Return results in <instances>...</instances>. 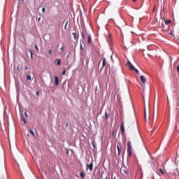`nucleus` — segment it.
<instances>
[{"label":"nucleus","mask_w":179,"mask_h":179,"mask_svg":"<svg viewBox=\"0 0 179 179\" xmlns=\"http://www.w3.org/2000/svg\"><path fill=\"white\" fill-rule=\"evenodd\" d=\"M22 121L24 122V124H26V123H27V121H26V120L24 119V117H22Z\"/></svg>","instance_id":"obj_22"},{"label":"nucleus","mask_w":179,"mask_h":179,"mask_svg":"<svg viewBox=\"0 0 179 179\" xmlns=\"http://www.w3.org/2000/svg\"><path fill=\"white\" fill-rule=\"evenodd\" d=\"M42 12H43V13H45V8H42Z\"/></svg>","instance_id":"obj_23"},{"label":"nucleus","mask_w":179,"mask_h":179,"mask_svg":"<svg viewBox=\"0 0 179 179\" xmlns=\"http://www.w3.org/2000/svg\"><path fill=\"white\" fill-rule=\"evenodd\" d=\"M36 94H37V95H38V93H36Z\"/></svg>","instance_id":"obj_44"},{"label":"nucleus","mask_w":179,"mask_h":179,"mask_svg":"<svg viewBox=\"0 0 179 179\" xmlns=\"http://www.w3.org/2000/svg\"><path fill=\"white\" fill-rule=\"evenodd\" d=\"M92 43V36L90 35H88V44H90Z\"/></svg>","instance_id":"obj_13"},{"label":"nucleus","mask_w":179,"mask_h":179,"mask_svg":"<svg viewBox=\"0 0 179 179\" xmlns=\"http://www.w3.org/2000/svg\"><path fill=\"white\" fill-rule=\"evenodd\" d=\"M165 24H170V23H171V20H164Z\"/></svg>","instance_id":"obj_12"},{"label":"nucleus","mask_w":179,"mask_h":179,"mask_svg":"<svg viewBox=\"0 0 179 179\" xmlns=\"http://www.w3.org/2000/svg\"><path fill=\"white\" fill-rule=\"evenodd\" d=\"M120 131H121L122 135H124V134H125V127H124V122H122L121 124Z\"/></svg>","instance_id":"obj_5"},{"label":"nucleus","mask_w":179,"mask_h":179,"mask_svg":"<svg viewBox=\"0 0 179 179\" xmlns=\"http://www.w3.org/2000/svg\"><path fill=\"white\" fill-rule=\"evenodd\" d=\"M80 50H83V48L82 47V45H80Z\"/></svg>","instance_id":"obj_37"},{"label":"nucleus","mask_w":179,"mask_h":179,"mask_svg":"<svg viewBox=\"0 0 179 179\" xmlns=\"http://www.w3.org/2000/svg\"><path fill=\"white\" fill-rule=\"evenodd\" d=\"M60 50H61V51H62V50H64V47H62V48H60Z\"/></svg>","instance_id":"obj_35"},{"label":"nucleus","mask_w":179,"mask_h":179,"mask_svg":"<svg viewBox=\"0 0 179 179\" xmlns=\"http://www.w3.org/2000/svg\"><path fill=\"white\" fill-rule=\"evenodd\" d=\"M170 59H171H171H173L171 58V57H170Z\"/></svg>","instance_id":"obj_42"},{"label":"nucleus","mask_w":179,"mask_h":179,"mask_svg":"<svg viewBox=\"0 0 179 179\" xmlns=\"http://www.w3.org/2000/svg\"><path fill=\"white\" fill-rule=\"evenodd\" d=\"M128 169L127 167H125V166H122L120 168V173L121 174H122V176H128Z\"/></svg>","instance_id":"obj_3"},{"label":"nucleus","mask_w":179,"mask_h":179,"mask_svg":"<svg viewBox=\"0 0 179 179\" xmlns=\"http://www.w3.org/2000/svg\"><path fill=\"white\" fill-rule=\"evenodd\" d=\"M88 169L90 170V171H93V162L90 164H87V170Z\"/></svg>","instance_id":"obj_7"},{"label":"nucleus","mask_w":179,"mask_h":179,"mask_svg":"<svg viewBox=\"0 0 179 179\" xmlns=\"http://www.w3.org/2000/svg\"><path fill=\"white\" fill-rule=\"evenodd\" d=\"M29 52L31 54V59H33V52L31 50H29Z\"/></svg>","instance_id":"obj_20"},{"label":"nucleus","mask_w":179,"mask_h":179,"mask_svg":"<svg viewBox=\"0 0 179 179\" xmlns=\"http://www.w3.org/2000/svg\"><path fill=\"white\" fill-rule=\"evenodd\" d=\"M155 9H156V6H155V7H154V9H153V10L155 11Z\"/></svg>","instance_id":"obj_38"},{"label":"nucleus","mask_w":179,"mask_h":179,"mask_svg":"<svg viewBox=\"0 0 179 179\" xmlns=\"http://www.w3.org/2000/svg\"><path fill=\"white\" fill-rule=\"evenodd\" d=\"M117 149L118 150V156H120V155H121V150H120V146L117 145Z\"/></svg>","instance_id":"obj_15"},{"label":"nucleus","mask_w":179,"mask_h":179,"mask_svg":"<svg viewBox=\"0 0 179 179\" xmlns=\"http://www.w3.org/2000/svg\"><path fill=\"white\" fill-rule=\"evenodd\" d=\"M68 153H69V151H67V152H66V154H67V155H68Z\"/></svg>","instance_id":"obj_40"},{"label":"nucleus","mask_w":179,"mask_h":179,"mask_svg":"<svg viewBox=\"0 0 179 179\" xmlns=\"http://www.w3.org/2000/svg\"><path fill=\"white\" fill-rule=\"evenodd\" d=\"M176 69H177V71H178V72H179V65H178V66H177Z\"/></svg>","instance_id":"obj_29"},{"label":"nucleus","mask_w":179,"mask_h":179,"mask_svg":"<svg viewBox=\"0 0 179 179\" xmlns=\"http://www.w3.org/2000/svg\"><path fill=\"white\" fill-rule=\"evenodd\" d=\"M92 145L93 148H96V143H95L94 140H93L92 141Z\"/></svg>","instance_id":"obj_17"},{"label":"nucleus","mask_w":179,"mask_h":179,"mask_svg":"<svg viewBox=\"0 0 179 179\" xmlns=\"http://www.w3.org/2000/svg\"><path fill=\"white\" fill-rule=\"evenodd\" d=\"M66 127L68 128V127H69V124L66 123Z\"/></svg>","instance_id":"obj_33"},{"label":"nucleus","mask_w":179,"mask_h":179,"mask_svg":"<svg viewBox=\"0 0 179 179\" xmlns=\"http://www.w3.org/2000/svg\"><path fill=\"white\" fill-rule=\"evenodd\" d=\"M127 66L129 69L130 71H134L136 73H139V71L136 69L132 64H131V62H127Z\"/></svg>","instance_id":"obj_2"},{"label":"nucleus","mask_w":179,"mask_h":179,"mask_svg":"<svg viewBox=\"0 0 179 179\" xmlns=\"http://www.w3.org/2000/svg\"><path fill=\"white\" fill-rule=\"evenodd\" d=\"M80 176L82 178H85V173L83 172H80Z\"/></svg>","instance_id":"obj_18"},{"label":"nucleus","mask_w":179,"mask_h":179,"mask_svg":"<svg viewBox=\"0 0 179 179\" xmlns=\"http://www.w3.org/2000/svg\"><path fill=\"white\" fill-rule=\"evenodd\" d=\"M131 149H132V145H131V141H129L127 143V153L129 157L132 156Z\"/></svg>","instance_id":"obj_4"},{"label":"nucleus","mask_w":179,"mask_h":179,"mask_svg":"<svg viewBox=\"0 0 179 179\" xmlns=\"http://www.w3.org/2000/svg\"><path fill=\"white\" fill-rule=\"evenodd\" d=\"M65 29H66V24L65 25Z\"/></svg>","instance_id":"obj_43"},{"label":"nucleus","mask_w":179,"mask_h":179,"mask_svg":"<svg viewBox=\"0 0 179 179\" xmlns=\"http://www.w3.org/2000/svg\"><path fill=\"white\" fill-rule=\"evenodd\" d=\"M65 73H66V70L63 71L62 75H65Z\"/></svg>","instance_id":"obj_25"},{"label":"nucleus","mask_w":179,"mask_h":179,"mask_svg":"<svg viewBox=\"0 0 179 179\" xmlns=\"http://www.w3.org/2000/svg\"><path fill=\"white\" fill-rule=\"evenodd\" d=\"M102 66L104 68L106 66V59H103Z\"/></svg>","instance_id":"obj_16"},{"label":"nucleus","mask_w":179,"mask_h":179,"mask_svg":"<svg viewBox=\"0 0 179 179\" xmlns=\"http://www.w3.org/2000/svg\"><path fill=\"white\" fill-rule=\"evenodd\" d=\"M49 54H50V55L52 54V50H49Z\"/></svg>","instance_id":"obj_28"},{"label":"nucleus","mask_w":179,"mask_h":179,"mask_svg":"<svg viewBox=\"0 0 179 179\" xmlns=\"http://www.w3.org/2000/svg\"><path fill=\"white\" fill-rule=\"evenodd\" d=\"M27 80H31V76L28 74L27 76Z\"/></svg>","instance_id":"obj_19"},{"label":"nucleus","mask_w":179,"mask_h":179,"mask_svg":"<svg viewBox=\"0 0 179 179\" xmlns=\"http://www.w3.org/2000/svg\"><path fill=\"white\" fill-rule=\"evenodd\" d=\"M35 48H36V51H38V46H37V45H35Z\"/></svg>","instance_id":"obj_26"},{"label":"nucleus","mask_w":179,"mask_h":179,"mask_svg":"<svg viewBox=\"0 0 179 179\" xmlns=\"http://www.w3.org/2000/svg\"><path fill=\"white\" fill-rule=\"evenodd\" d=\"M73 36L74 37V40H78L79 39V36L76 35V31L73 32Z\"/></svg>","instance_id":"obj_9"},{"label":"nucleus","mask_w":179,"mask_h":179,"mask_svg":"<svg viewBox=\"0 0 179 179\" xmlns=\"http://www.w3.org/2000/svg\"><path fill=\"white\" fill-rule=\"evenodd\" d=\"M109 117H110V114H108V113H107V111H106V112H105V118H106V121H107V120H108Z\"/></svg>","instance_id":"obj_10"},{"label":"nucleus","mask_w":179,"mask_h":179,"mask_svg":"<svg viewBox=\"0 0 179 179\" xmlns=\"http://www.w3.org/2000/svg\"><path fill=\"white\" fill-rule=\"evenodd\" d=\"M25 71H27V69H29V68L27 67V66H25Z\"/></svg>","instance_id":"obj_31"},{"label":"nucleus","mask_w":179,"mask_h":179,"mask_svg":"<svg viewBox=\"0 0 179 179\" xmlns=\"http://www.w3.org/2000/svg\"><path fill=\"white\" fill-rule=\"evenodd\" d=\"M163 12H164V7L163 8Z\"/></svg>","instance_id":"obj_41"},{"label":"nucleus","mask_w":179,"mask_h":179,"mask_svg":"<svg viewBox=\"0 0 179 179\" xmlns=\"http://www.w3.org/2000/svg\"><path fill=\"white\" fill-rule=\"evenodd\" d=\"M115 133V130L113 131V136H114V134Z\"/></svg>","instance_id":"obj_32"},{"label":"nucleus","mask_w":179,"mask_h":179,"mask_svg":"<svg viewBox=\"0 0 179 179\" xmlns=\"http://www.w3.org/2000/svg\"><path fill=\"white\" fill-rule=\"evenodd\" d=\"M133 2H136V0H133Z\"/></svg>","instance_id":"obj_39"},{"label":"nucleus","mask_w":179,"mask_h":179,"mask_svg":"<svg viewBox=\"0 0 179 179\" xmlns=\"http://www.w3.org/2000/svg\"><path fill=\"white\" fill-rule=\"evenodd\" d=\"M24 114H25V116L27 117V113H24Z\"/></svg>","instance_id":"obj_36"},{"label":"nucleus","mask_w":179,"mask_h":179,"mask_svg":"<svg viewBox=\"0 0 179 179\" xmlns=\"http://www.w3.org/2000/svg\"><path fill=\"white\" fill-rule=\"evenodd\" d=\"M56 64L57 66L61 65V59H56Z\"/></svg>","instance_id":"obj_11"},{"label":"nucleus","mask_w":179,"mask_h":179,"mask_svg":"<svg viewBox=\"0 0 179 179\" xmlns=\"http://www.w3.org/2000/svg\"><path fill=\"white\" fill-rule=\"evenodd\" d=\"M159 27H161V29H162V30L164 31H166V33H168V34H169V36H173L174 35L173 34V30L168 29V30L164 29V24L162 23L161 24H159Z\"/></svg>","instance_id":"obj_1"},{"label":"nucleus","mask_w":179,"mask_h":179,"mask_svg":"<svg viewBox=\"0 0 179 179\" xmlns=\"http://www.w3.org/2000/svg\"><path fill=\"white\" fill-rule=\"evenodd\" d=\"M82 37L83 39H85V32H83V31L82 32Z\"/></svg>","instance_id":"obj_24"},{"label":"nucleus","mask_w":179,"mask_h":179,"mask_svg":"<svg viewBox=\"0 0 179 179\" xmlns=\"http://www.w3.org/2000/svg\"><path fill=\"white\" fill-rule=\"evenodd\" d=\"M40 20H41V17H39V18L38 19V22H40Z\"/></svg>","instance_id":"obj_34"},{"label":"nucleus","mask_w":179,"mask_h":179,"mask_svg":"<svg viewBox=\"0 0 179 179\" xmlns=\"http://www.w3.org/2000/svg\"><path fill=\"white\" fill-rule=\"evenodd\" d=\"M152 179H155V178H153Z\"/></svg>","instance_id":"obj_45"},{"label":"nucleus","mask_w":179,"mask_h":179,"mask_svg":"<svg viewBox=\"0 0 179 179\" xmlns=\"http://www.w3.org/2000/svg\"><path fill=\"white\" fill-rule=\"evenodd\" d=\"M29 132H30L31 135H32V136H34V137L36 136V134H34V131H33L32 129H30Z\"/></svg>","instance_id":"obj_14"},{"label":"nucleus","mask_w":179,"mask_h":179,"mask_svg":"<svg viewBox=\"0 0 179 179\" xmlns=\"http://www.w3.org/2000/svg\"><path fill=\"white\" fill-rule=\"evenodd\" d=\"M145 117H146V107H145Z\"/></svg>","instance_id":"obj_30"},{"label":"nucleus","mask_w":179,"mask_h":179,"mask_svg":"<svg viewBox=\"0 0 179 179\" xmlns=\"http://www.w3.org/2000/svg\"><path fill=\"white\" fill-rule=\"evenodd\" d=\"M159 170L162 173V174H164V171H163L162 169H159Z\"/></svg>","instance_id":"obj_21"},{"label":"nucleus","mask_w":179,"mask_h":179,"mask_svg":"<svg viewBox=\"0 0 179 179\" xmlns=\"http://www.w3.org/2000/svg\"><path fill=\"white\" fill-rule=\"evenodd\" d=\"M111 178H112V179H115V176L114 177V175H113V174H112V176H111Z\"/></svg>","instance_id":"obj_27"},{"label":"nucleus","mask_w":179,"mask_h":179,"mask_svg":"<svg viewBox=\"0 0 179 179\" xmlns=\"http://www.w3.org/2000/svg\"><path fill=\"white\" fill-rule=\"evenodd\" d=\"M55 86H58V85H59V78L57 76H55Z\"/></svg>","instance_id":"obj_6"},{"label":"nucleus","mask_w":179,"mask_h":179,"mask_svg":"<svg viewBox=\"0 0 179 179\" xmlns=\"http://www.w3.org/2000/svg\"><path fill=\"white\" fill-rule=\"evenodd\" d=\"M140 79H141L142 83H143V85H145V83H146V78H145V76H141L140 77Z\"/></svg>","instance_id":"obj_8"}]
</instances>
